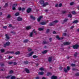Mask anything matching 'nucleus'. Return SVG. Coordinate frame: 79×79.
Here are the masks:
<instances>
[{
  "mask_svg": "<svg viewBox=\"0 0 79 79\" xmlns=\"http://www.w3.org/2000/svg\"><path fill=\"white\" fill-rule=\"evenodd\" d=\"M40 3L41 5H43L42 6L44 7H45V6H46L47 5H48V3L47 2L44 3V1L43 0H40Z\"/></svg>",
  "mask_w": 79,
  "mask_h": 79,
  "instance_id": "nucleus-1",
  "label": "nucleus"
},
{
  "mask_svg": "<svg viewBox=\"0 0 79 79\" xmlns=\"http://www.w3.org/2000/svg\"><path fill=\"white\" fill-rule=\"evenodd\" d=\"M73 49H77L79 47V45L77 44L74 45L73 46Z\"/></svg>",
  "mask_w": 79,
  "mask_h": 79,
  "instance_id": "nucleus-2",
  "label": "nucleus"
},
{
  "mask_svg": "<svg viewBox=\"0 0 79 79\" xmlns=\"http://www.w3.org/2000/svg\"><path fill=\"white\" fill-rule=\"evenodd\" d=\"M63 44L64 45H68L71 44V43L69 42H65L63 43Z\"/></svg>",
  "mask_w": 79,
  "mask_h": 79,
  "instance_id": "nucleus-3",
  "label": "nucleus"
},
{
  "mask_svg": "<svg viewBox=\"0 0 79 79\" xmlns=\"http://www.w3.org/2000/svg\"><path fill=\"white\" fill-rule=\"evenodd\" d=\"M10 43L9 41H8L6 43V44H4V47H5L6 46L10 45Z\"/></svg>",
  "mask_w": 79,
  "mask_h": 79,
  "instance_id": "nucleus-4",
  "label": "nucleus"
},
{
  "mask_svg": "<svg viewBox=\"0 0 79 79\" xmlns=\"http://www.w3.org/2000/svg\"><path fill=\"white\" fill-rule=\"evenodd\" d=\"M52 58H53L52 56L49 57L48 59V61H49V62H51V61L52 60Z\"/></svg>",
  "mask_w": 79,
  "mask_h": 79,
  "instance_id": "nucleus-5",
  "label": "nucleus"
},
{
  "mask_svg": "<svg viewBox=\"0 0 79 79\" xmlns=\"http://www.w3.org/2000/svg\"><path fill=\"white\" fill-rule=\"evenodd\" d=\"M22 20L23 19H22V18H21L20 17H19L18 18L17 21H22Z\"/></svg>",
  "mask_w": 79,
  "mask_h": 79,
  "instance_id": "nucleus-6",
  "label": "nucleus"
},
{
  "mask_svg": "<svg viewBox=\"0 0 79 79\" xmlns=\"http://www.w3.org/2000/svg\"><path fill=\"white\" fill-rule=\"evenodd\" d=\"M30 18L31 19H33L34 20H35V17H34L32 15H30Z\"/></svg>",
  "mask_w": 79,
  "mask_h": 79,
  "instance_id": "nucleus-7",
  "label": "nucleus"
},
{
  "mask_svg": "<svg viewBox=\"0 0 79 79\" xmlns=\"http://www.w3.org/2000/svg\"><path fill=\"white\" fill-rule=\"evenodd\" d=\"M32 11V10L31 8H29L27 9V13H29Z\"/></svg>",
  "mask_w": 79,
  "mask_h": 79,
  "instance_id": "nucleus-8",
  "label": "nucleus"
},
{
  "mask_svg": "<svg viewBox=\"0 0 79 79\" xmlns=\"http://www.w3.org/2000/svg\"><path fill=\"white\" fill-rule=\"evenodd\" d=\"M57 77L55 76H52L51 77V79H57Z\"/></svg>",
  "mask_w": 79,
  "mask_h": 79,
  "instance_id": "nucleus-9",
  "label": "nucleus"
},
{
  "mask_svg": "<svg viewBox=\"0 0 79 79\" xmlns=\"http://www.w3.org/2000/svg\"><path fill=\"white\" fill-rule=\"evenodd\" d=\"M42 18V16H40L37 19L38 21L39 22L40 20H41V19Z\"/></svg>",
  "mask_w": 79,
  "mask_h": 79,
  "instance_id": "nucleus-10",
  "label": "nucleus"
},
{
  "mask_svg": "<svg viewBox=\"0 0 79 79\" xmlns=\"http://www.w3.org/2000/svg\"><path fill=\"white\" fill-rule=\"evenodd\" d=\"M5 36H6V38L7 39H9L10 37L8 35V34H5Z\"/></svg>",
  "mask_w": 79,
  "mask_h": 79,
  "instance_id": "nucleus-11",
  "label": "nucleus"
},
{
  "mask_svg": "<svg viewBox=\"0 0 79 79\" xmlns=\"http://www.w3.org/2000/svg\"><path fill=\"white\" fill-rule=\"evenodd\" d=\"M44 73L43 72H39L38 73L39 75H40L41 76H42V75L44 74Z\"/></svg>",
  "mask_w": 79,
  "mask_h": 79,
  "instance_id": "nucleus-12",
  "label": "nucleus"
},
{
  "mask_svg": "<svg viewBox=\"0 0 79 79\" xmlns=\"http://www.w3.org/2000/svg\"><path fill=\"white\" fill-rule=\"evenodd\" d=\"M49 43V42L48 41H43V44H48Z\"/></svg>",
  "mask_w": 79,
  "mask_h": 79,
  "instance_id": "nucleus-13",
  "label": "nucleus"
},
{
  "mask_svg": "<svg viewBox=\"0 0 79 79\" xmlns=\"http://www.w3.org/2000/svg\"><path fill=\"white\" fill-rule=\"evenodd\" d=\"M47 52V50H45V51H44L43 52H42V53H43V54H45V53H46Z\"/></svg>",
  "mask_w": 79,
  "mask_h": 79,
  "instance_id": "nucleus-14",
  "label": "nucleus"
},
{
  "mask_svg": "<svg viewBox=\"0 0 79 79\" xmlns=\"http://www.w3.org/2000/svg\"><path fill=\"white\" fill-rule=\"evenodd\" d=\"M31 27L30 26H29L26 27V29L27 30H29V29H31Z\"/></svg>",
  "mask_w": 79,
  "mask_h": 79,
  "instance_id": "nucleus-15",
  "label": "nucleus"
},
{
  "mask_svg": "<svg viewBox=\"0 0 79 79\" xmlns=\"http://www.w3.org/2000/svg\"><path fill=\"white\" fill-rule=\"evenodd\" d=\"M25 70L27 73H29V70L27 69H25Z\"/></svg>",
  "mask_w": 79,
  "mask_h": 79,
  "instance_id": "nucleus-16",
  "label": "nucleus"
},
{
  "mask_svg": "<svg viewBox=\"0 0 79 79\" xmlns=\"http://www.w3.org/2000/svg\"><path fill=\"white\" fill-rule=\"evenodd\" d=\"M11 75L8 76L6 77L5 78H6V79H9L10 78V77H11Z\"/></svg>",
  "mask_w": 79,
  "mask_h": 79,
  "instance_id": "nucleus-17",
  "label": "nucleus"
},
{
  "mask_svg": "<svg viewBox=\"0 0 79 79\" xmlns=\"http://www.w3.org/2000/svg\"><path fill=\"white\" fill-rule=\"evenodd\" d=\"M19 13L17 12L15 14V16H19Z\"/></svg>",
  "mask_w": 79,
  "mask_h": 79,
  "instance_id": "nucleus-18",
  "label": "nucleus"
},
{
  "mask_svg": "<svg viewBox=\"0 0 79 79\" xmlns=\"http://www.w3.org/2000/svg\"><path fill=\"white\" fill-rule=\"evenodd\" d=\"M46 24V23L44 22H43L40 23V24L41 25H45Z\"/></svg>",
  "mask_w": 79,
  "mask_h": 79,
  "instance_id": "nucleus-19",
  "label": "nucleus"
},
{
  "mask_svg": "<svg viewBox=\"0 0 79 79\" xmlns=\"http://www.w3.org/2000/svg\"><path fill=\"white\" fill-rule=\"evenodd\" d=\"M29 42V40H25L23 41L24 43H27Z\"/></svg>",
  "mask_w": 79,
  "mask_h": 79,
  "instance_id": "nucleus-20",
  "label": "nucleus"
},
{
  "mask_svg": "<svg viewBox=\"0 0 79 79\" xmlns=\"http://www.w3.org/2000/svg\"><path fill=\"white\" fill-rule=\"evenodd\" d=\"M77 22H78V21L77 20H75L73 22V24H76V23H77Z\"/></svg>",
  "mask_w": 79,
  "mask_h": 79,
  "instance_id": "nucleus-21",
  "label": "nucleus"
},
{
  "mask_svg": "<svg viewBox=\"0 0 79 79\" xmlns=\"http://www.w3.org/2000/svg\"><path fill=\"white\" fill-rule=\"evenodd\" d=\"M34 53V52H31L29 54V56H32V54H33V53Z\"/></svg>",
  "mask_w": 79,
  "mask_h": 79,
  "instance_id": "nucleus-22",
  "label": "nucleus"
},
{
  "mask_svg": "<svg viewBox=\"0 0 79 79\" xmlns=\"http://www.w3.org/2000/svg\"><path fill=\"white\" fill-rule=\"evenodd\" d=\"M58 22V20H56L53 22V23H54V24H55V23H57Z\"/></svg>",
  "mask_w": 79,
  "mask_h": 79,
  "instance_id": "nucleus-23",
  "label": "nucleus"
},
{
  "mask_svg": "<svg viewBox=\"0 0 79 79\" xmlns=\"http://www.w3.org/2000/svg\"><path fill=\"white\" fill-rule=\"evenodd\" d=\"M55 24V23H53V22H52V23H50L49 24V26H53Z\"/></svg>",
  "mask_w": 79,
  "mask_h": 79,
  "instance_id": "nucleus-24",
  "label": "nucleus"
},
{
  "mask_svg": "<svg viewBox=\"0 0 79 79\" xmlns=\"http://www.w3.org/2000/svg\"><path fill=\"white\" fill-rule=\"evenodd\" d=\"M29 62L27 61H24V64H29Z\"/></svg>",
  "mask_w": 79,
  "mask_h": 79,
  "instance_id": "nucleus-25",
  "label": "nucleus"
},
{
  "mask_svg": "<svg viewBox=\"0 0 79 79\" xmlns=\"http://www.w3.org/2000/svg\"><path fill=\"white\" fill-rule=\"evenodd\" d=\"M51 75H52V73H51L49 72L47 73V76H50Z\"/></svg>",
  "mask_w": 79,
  "mask_h": 79,
  "instance_id": "nucleus-26",
  "label": "nucleus"
},
{
  "mask_svg": "<svg viewBox=\"0 0 79 79\" xmlns=\"http://www.w3.org/2000/svg\"><path fill=\"white\" fill-rule=\"evenodd\" d=\"M20 53V52L19 51H18L15 52V55H19Z\"/></svg>",
  "mask_w": 79,
  "mask_h": 79,
  "instance_id": "nucleus-27",
  "label": "nucleus"
},
{
  "mask_svg": "<svg viewBox=\"0 0 79 79\" xmlns=\"http://www.w3.org/2000/svg\"><path fill=\"white\" fill-rule=\"evenodd\" d=\"M39 70L40 71H44V69L43 67H41L40 68Z\"/></svg>",
  "mask_w": 79,
  "mask_h": 79,
  "instance_id": "nucleus-28",
  "label": "nucleus"
},
{
  "mask_svg": "<svg viewBox=\"0 0 79 79\" xmlns=\"http://www.w3.org/2000/svg\"><path fill=\"white\" fill-rule=\"evenodd\" d=\"M71 66L72 67H74V66H76V64H71Z\"/></svg>",
  "mask_w": 79,
  "mask_h": 79,
  "instance_id": "nucleus-29",
  "label": "nucleus"
},
{
  "mask_svg": "<svg viewBox=\"0 0 79 79\" xmlns=\"http://www.w3.org/2000/svg\"><path fill=\"white\" fill-rule=\"evenodd\" d=\"M39 31H43L44 30V29L42 28H40L38 29Z\"/></svg>",
  "mask_w": 79,
  "mask_h": 79,
  "instance_id": "nucleus-30",
  "label": "nucleus"
},
{
  "mask_svg": "<svg viewBox=\"0 0 79 79\" xmlns=\"http://www.w3.org/2000/svg\"><path fill=\"white\" fill-rule=\"evenodd\" d=\"M56 39H58V40H60V38L59 37V36L58 35H57L56 37Z\"/></svg>",
  "mask_w": 79,
  "mask_h": 79,
  "instance_id": "nucleus-31",
  "label": "nucleus"
},
{
  "mask_svg": "<svg viewBox=\"0 0 79 79\" xmlns=\"http://www.w3.org/2000/svg\"><path fill=\"white\" fill-rule=\"evenodd\" d=\"M64 72H65V73H67V72H68V70L65 68H64Z\"/></svg>",
  "mask_w": 79,
  "mask_h": 79,
  "instance_id": "nucleus-32",
  "label": "nucleus"
},
{
  "mask_svg": "<svg viewBox=\"0 0 79 79\" xmlns=\"http://www.w3.org/2000/svg\"><path fill=\"white\" fill-rule=\"evenodd\" d=\"M7 18H11V15H7Z\"/></svg>",
  "mask_w": 79,
  "mask_h": 79,
  "instance_id": "nucleus-33",
  "label": "nucleus"
},
{
  "mask_svg": "<svg viewBox=\"0 0 79 79\" xmlns=\"http://www.w3.org/2000/svg\"><path fill=\"white\" fill-rule=\"evenodd\" d=\"M0 51H1V52H2V53L4 52H5V50H4V49H1L0 50Z\"/></svg>",
  "mask_w": 79,
  "mask_h": 79,
  "instance_id": "nucleus-34",
  "label": "nucleus"
},
{
  "mask_svg": "<svg viewBox=\"0 0 79 79\" xmlns=\"http://www.w3.org/2000/svg\"><path fill=\"white\" fill-rule=\"evenodd\" d=\"M15 77L14 76H12L11 77V79H15Z\"/></svg>",
  "mask_w": 79,
  "mask_h": 79,
  "instance_id": "nucleus-35",
  "label": "nucleus"
},
{
  "mask_svg": "<svg viewBox=\"0 0 79 79\" xmlns=\"http://www.w3.org/2000/svg\"><path fill=\"white\" fill-rule=\"evenodd\" d=\"M67 12L65 11H63L62 12V14H65V13H66Z\"/></svg>",
  "mask_w": 79,
  "mask_h": 79,
  "instance_id": "nucleus-36",
  "label": "nucleus"
},
{
  "mask_svg": "<svg viewBox=\"0 0 79 79\" xmlns=\"http://www.w3.org/2000/svg\"><path fill=\"white\" fill-rule=\"evenodd\" d=\"M7 6H8V3H6V4L4 6V7L5 8H6V7H7Z\"/></svg>",
  "mask_w": 79,
  "mask_h": 79,
  "instance_id": "nucleus-37",
  "label": "nucleus"
},
{
  "mask_svg": "<svg viewBox=\"0 0 79 79\" xmlns=\"http://www.w3.org/2000/svg\"><path fill=\"white\" fill-rule=\"evenodd\" d=\"M68 19H65L63 21V22H66V21H68Z\"/></svg>",
  "mask_w": 79,
  "mask_h": 79,
  "instance_id": "nucleus-38",
  "label": "nucleus"
},
{
  "mask_svg": "<svg viewBox=\"0 0 79 79\" xmlns=\"http://www.w3.org/2000/svg\"><path fill=\"white\" fill-rule=\"evenodd\" d=\"M74 55V56H75V57H76V56H77V53L75 52V53Z\"/></svg>",
  "mask_w": 79,
  "mask_h": 79,
  "instance_id": "nucleus-39",
  "label": "nucleus"
},
{
  "mask_svg": "<svg viewBox=\"0 0 79 79\" xmlns=\"http://www.w3.org/2000/svg\"><path fill=\"white\" fill-rule=\"evenodd\" d=\"M68 17L71 18V17H72V15L71 14H69L68 15Z\"/></svg>",
  "mask_w": 79,
  "mask_h": 79,
  "instance_id": "nucleus-40",
  "label": "nucleus"
},
{
  "mask_svg": "<svg viewBox=\"0 0 79 79\" xmlns=\"http://www.w3.org/2000/svg\"><path fill=\"white\" fill-rule=\"evenodd\" d=\"M8 64H13V62H8Z\"/></svg>",
  "mask_w": 79,
  "mask_h": 79,
  "instance_id": "nucleus-41",
  "label": "nucleus"
},
{
  "mask_svg": "<svg viewBox=\"0 0 79 79\" xmlns=\"http://www.w3.org/2000/svg\"><path fill=\"white\" fill-rule=\"evenodd\" d=\"M33 34V33H32V32L30 34V37H32Z\"/></svg>",
  "mask_w": 79,
  "mask_h": 79,
  "instance_id": "nucleus-42",
  "label": "nucleus"
},
{
  "mask_svg": "<svg viewBox=\"0 0 79 79\" xmlns=\"http://www.w3.org/2000/svg\"><path fill=\"white\" fill-rule=\"evenodd\" d=\"M62 3H60L59 4V7H61V6H62Z\"/></svg>",
  "mask_w": 79,
  "mask_h": 79,
  "instance_id": "nucleus-43",
  "label": "nucleus"
},
{
  "mask_svg": "<svg viewBox=\"0 0 79 79\" xmlns=\"http://www.w3.org/2000/svg\"><path fill=\"white\" fill-rule=\"evenodd\" d=\"M25 9H26V8H22V11H24V10H25Z\"/></svg>",
  "mask_w": 79,
  "mask_h": 79,
  "instance_id": "nucleus-44",
  "label": "nucleus"
},
{
  "mask_svg": "<svg viewBox=\"0 0 79 79\" xmlns=\"http://www.w3.org/2000/svg\"><path fill=\"white\" fill-rule=\"evenodd\" d=\"M33 58H37V56L36 55H34L33 56Z\"/></svg>",
  "mask_w": 79,
  "mask_h": 79,
  "instance_id": "nucleus-45",
  "label": "nucleus"
},
{
  "mask_svg": "<svg viewBox=\"0 0 79 79\" xmlns=\"http://www.w3.org/2000/svg\"><path fill=\"white\" fill-rule=\"evenodd\" d=\"M28 50L29 52H31V51H32V49L29 48H28Z\"/></svg>",
  "mask_w": 79,
  "mask_h": 79,
  "instance_id": "nucleus-46",
  "label": "nucleus"
},
{
  "mask_svg": "<svg viewBox=\"0 0 79 79\" xmlns=\"http://www.w3.org/2000/svg\"><path fill=\"white\" fill-rule=\"evenodd\" d=\"M73 69V70L74 71H76H76H78V69H76L75 68H73V69Z\"/></svg>",
  "mask_w": 79,
  "mask_h": 79,
  "instance_id": "nucleus-47",
  "label": "nucleus"
},
{
  "mask_svg": "<svg viewBox=\"0 0 79 79\" xmlns=\"http://www.w3.org/2000/svg\"><path fill=\"white\" fill-rule=\"evenodd\" d=\"M49 31H50V29H47V31H46V32L47 33H48V32H49Z\"/></svg>",
  "mask_w": 79,
  "mask_h": 79,
  "instance_id": "nucleus-48",
  "label": "nucleus"
},
{
  "mask_svg": "<svg viewBox=\"0 0 79 79\" xmlns=\"http://www.w3.org/2000/svg\"><path fill=\"white\" fill-rule=\"evenodd\" d=\"M14 53H15V52L14 51H12V52L10 51V53H11V54H13Z\"/></svg>",
  "mask_w": 79,
  "mask_h": 79,
  "instance_id": "nucleus-49",
  "label": "nucleus"
},
{
  "mask_svg": "<svg viewBox=\"0 0 79 79\" xmlns=\"http://www.w3.org/2000/svg\"><path fill=\"white\" fill-rule=\"evenodd\" d=\"M67 70H69V69H70V68L69 66H68L67 68Z\"/></svg>",
  "mask_w": 79,
  "mask_h": 79,
  "instance_id": "nucleus-50",
  "label": "nucleus"
},
{
  "mask_svg": "<svg viewBox=\"0 0 79 79\" xmlns=\"http://www.w3.org/2000/svg\"><path fill=\"white\" fill-rule=\"evenodd\" d=\"M72 14H73V15H75V14H76V12L74 11H73L72 12Z\"/></svg>",
  "mask_w": 79,
  "mask_h": 79,
  "instance_id": "nucleus-51",
  "label": "nucleus"
},
{
  "mask_svg": "<svg viewBox=\"0 0 79 79\" xmlns=\"http://www.w3.org/2000/svg\"><path fill=\"white\" fill-rule=\"evenodd\" d=\"M70 5H74V2H72L70 3Z\"/></svg>",
  "mask_w": 79,
  "mask_h": 79,
  "instance_id": "nucleus-52",
  "label": "nucleus"
},
{
  "mask_svg": "<svg viewBox=\"0 0 79 79\" xmlns=\"http://www.w3.org/2000/svg\"><path fill=\"white\" fill-rule=\"evenodd\" d=\"M74 27V26H72L71 27H70V29H73V28Z\"/></svg>",
  "mask_w": 79,
  "mask_h": 79,
  "instance_id": "nucleus-53",
  "label": "nucleus"
},
{
  "mask_svg": "<svg viewBox=\"0 0 79 79\" xmlns=\"http://www.w3.org/2000/svg\"><path fill=\"white\" fill-rule=\"evenodd\" d=\"M12 10H16V8L15 7H13Z\"/></svg>",
  "mask_w": 79,
  "mask_h": 79,
  "instance_id": "nucleus-54",
  "label": "nucleus"
},
{
  "mask_svg": "<svg viewBox=\"0 0 79 79\" xmlns=\"http://www.w3.org/2000/svg\"><path fill=\"white\" fill-rule=\"evenodd\" d=\"M6 54H8V53H10V51H8L6 53Z\"/></svg>",
  "mask_w": 79,
  "mask_h": 79,
  "instance_id": "nucleus-55",
  "label": "nucleus"
},
{
  "mask_svg": "<svg viewBox=\"0 0 79 79\" xmlns=\"http://www.w3.org/2000/svg\"><path fill=\"white\" fill-rule=\"evenodd\" d=\"M13 6H16L18 5V4H14L13 5Z\"/></svg>",
  "mask_w": 79,
  "mask_h": 79,
  "instance_id": "nucleus-56",
  "label": "nucleus"
},
{
  "mask_svg": "<svg viewBox=\"0 0 79 79\" xmlns=\"http://www.w3.org/2000/svg\"><path fill=\"white\" fill-rule=\"evenodd\" d=\"M0 65L1 66H2V67L4 66V64H0Z\"/></svg>",
  "mask_w": 79,
  "mask_h": 79,
  "instance_id": "nucleus-57",
  "label": "nucleus"
},
{
  "mask_svg": "<svg viewBox=\"0 0 79 79\" xmlns=\"http://www.w3.org/2000/svg\"><path fill=\"white\" fill-rule=\"evenodd\" d=\"M22 8H21V7L19 8V11H21V10H22Z\"/></svg>",
  "mask_w": 79,
  "mask_h": 79,
  "instance_id": "nucleus-58",
  "label": "nucleus"
},
{
  "mask_svg": "<svg viewBox=\"0 0 79 79\" xmlns=\"http://www.w3.org/2000/svg\"><path fill=\"white\" fill-rule=\"evenodd\" d=\"M13 73V71L12 70H11L10 72V74H11L12 73Z\"/></svg>",
  "mask_w": 79,
  "mask_h": 79,
  "instance_id": "nucleus-59",
  "label": "nucleus"
},
{
  "mask_svg": "<svg viewBox=\"0 0 79 79\" xmlns=\"http://www.w3.org/2000/svg\"><path fill=\"white\" fill-rule=\"evenodd\" d=\"M76 76H79V73H77L76 74Z\"/></svg>",
  "mask_w": 79,
  "mask_h": 79,
  "instance_id": "nucleus-60",
  "label": "nucleus"
},
{
  "mask_svg": "<svg viewBox=\"0 0 79 79\" xmlns=\"http://www.w3.org/2000/svg\"><path fill=\"white\" fill-rule=\"evenodd\" d=\"M13 64L14 65H16V64H17V63L16 62H14Z\"/></svg>",
  "mask_w": 79,
  "mask_h": 79,
  "instance_id": "nucleus-61",
  "label": "nucleus"
},
{
  "mask_svg": "<svg viewBox=\"0 0 79 79\" xmlns=\"http://www.w3.org/2000/svg\"><path fill=\"white\" fill-rule=\"evenodd\" d=\"M3 28L4 29H6V28H7V26H4V27H3Z\"/></svg>",
  "mask_w": 79,
  "mask_h": 79,
  "instance_id": "nucleus-62",
  "label": "nucleus"
},
{
  "mask_svg": "<svg viewBox=\"0 0 79 79\" xmlns=\"http://www.w3.org/2000/svg\"><path fill=\"white\" fill-rule=\"evenodd\" d=\"M49 40H50V42H52V38H49Z\"/></svg>",
  "mask_w": 79,
  "mask_h": 79,
  "instance_id": "nucleus-63",
  "label": "nucleus"
},
{
  "mask_svg": "<svg viewBox=\"0 0 79 79\" xmlns=\"http://www.w3.org/2000/svg\"><path fill=\"white\" fill-rule=\"evenodd\" d=\"M63 35H64V36H65V35H66V33H64L63 34Z\"/></svg>",
  "mask_w": 79,
  "mask_h": 79,
  "instance_id": "nucleus-64",
  "label": "nucleus"
}]
</instances>
